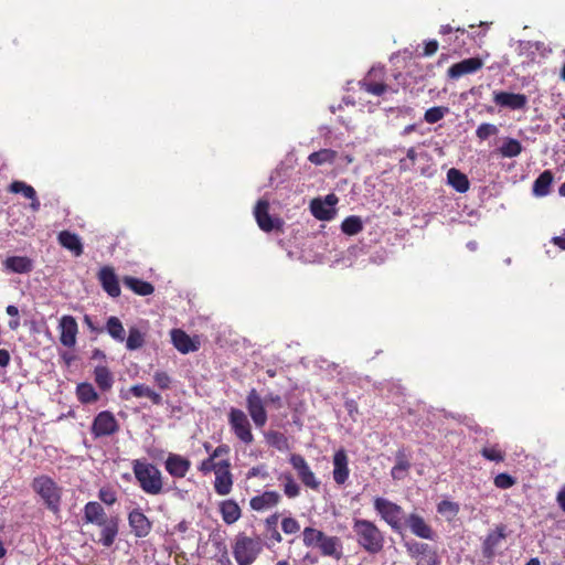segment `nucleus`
<instances>
[{"mask_svg": "<svg viewBox=\"0 0 565 565\" xmlns=\"http://www.w3.org/2000/svg\"><path fill=\"white\" fill-rule=\"evenodd\" d=\"M352 531L358 546L369 555H377L384 551L385 534L375 522L354 518Z\"/></svg>", "mask_w": 565, "mask_h": 565, "instance_id": "obj_1", "label": "nucleus"}, {"mask_svg": "<svg viewBox=\"0 0 565 565\" xmlns=\"http://www.w3.org/2000/svg\"><path fill=\"white\" fill-rule=\"evenodd\" d=\"M131 465L135 479L146 494L159 495L164 492L163 476L156 465L141 459H135Z\"/></svg>", "mask_w": 565, "mask_h": 565, "instance_id": "obj_2", "label": "nucleus"}, {"mask_svg": "<svg viewBox=\"0 0 565 565\" xmlns=\"http://www.w3.org/2000/svg\"><path fill=\"white\" fill-rule=\"evenodd\" d=\"M31 489L40 497L44 507L52 513L61 510L63 488L47 475H40L31 481Z\"/></svg>", "mask_w": 565, "mask_h": 565, "instance_id": "obj_3", "label": "nucleus"}, {"mask_svg": "<svg viewBox=\"0 0 565 565\" xmlns=\"http://www.w3.org/2000/svg\"><path fill=\"white\" fill-rule=\"evenodd\" d=\"M264 547L259 536L249 537L243 533L236 536L233 545V555L238 565H252Z\"/></svg>", "mask_w": 565, "mask_h": 565, "instance_id": "obj_4", "label": "nucleus"}, {"mask_svg": "<svg viewBox=\"0 0 565 565\" xmlns=\"http://www.w3.org/2000/svg\"><path fill=\"white\" fill-rule=\"evenodd\" d=\"M373 507L380 518L387 523L392 530L399 531L402 529L404 510L401 505L388 499L376 497L373 500Z\"/></svg>", "mask_w": 565, "mask_h": 565, "instance_id": "obj_5", "label": "nucleus"}, {"mask_svg": "<svg viewBox=\"0 0 565 565\" xmlns=\"http://www.w3.org/2000/svg\"><path fill=\"white\" fill-rule=\"evenodd\" d=\"M228 425L235 437L245 445L254 443L252 425L247 415L239 408L232 407L228 412Z\"/></svg>", "mask_w": 565, "mask_h": 565, "instance_id": "obj_6", "label": "nucleus"}, {"mask_svg": "<svg viewBox=\"0 0 565 565\" xmlns=\"http://www.w3.org/2000/svg\"><path fill=\"white\" fill-rule=\"evenodd\" d=\"M120 426L115 415L109 411L99 412L90 426V434L95 439L113 436L118 433Z\"/></svg>", "mask_w": 565, "mask_h": 565, "instance_id": "obj_7", "label": "nucleus"}, {"mask_svg": "<svg viewBox=\"0 0 565 565\" xmlns=\"http://www.w3.org/2000/svg\"><path fill=\"white\" fill-rule=\"evenodd\" d=\"M359 85L362 90L371 95L382 96L388 89V85L385 83V70L383 67H372Z\"/></svg>", "mask_w": 565, "mask_h": 565, "instance_id": "obj_8", "label": "nucleus"}, {"mask_svg": "<svg viewBox=\"0 0 565 565\" xmlns=\"http://www.w3.org/2000/svg\"><path fill=\"white\" fill-rule=\"evenodd\" d=\"M254 216L259 228L266 233L271 231H282L284 221L279 217H273L269 214V202L267 200H258L255 209Z\"/></svg>", "mask_w": 565, "mask_h": 565, "instance_id": "obj_9", "label": "nucleus"}, {"mask_svg": "<svg viewBox=\"0 0 565 565\" xmlns=\"http://www.w3.org/2000/svg\"><path fill=\"white\" fill-rule=\"evenodd\" d=\"M246 408L257 428H263L268 419L266 403L256 388H252L246 396Z\"/></svg>", "mask_w": 565, "mask_h": 565, "instance_id": "obj_10", "label": "nucleus"}, {"mask_svg": "<svg viewBox=\"0 0 565 565\" xmlns=\"http://www.w3.org/2000/svg\"><path fill=\"white\" fill-rule=\"evenodd\" d=\"M405 546L411 557L418 558L416 565H440L437 551L427 543L412 541Z\"/></svg>", "mask_w": 565, "mask_h": 565, "instance_id": "obj_11", "label": "nucleus"}, {"mask_svg": "<svg viewBox=\"0 0 565 565\" xmlns=\"http://www.w3.org/2000/svg\"><path fill=\"white\" fill-rule=\"evenodd\" d=\"M289 462L297 471V476L305 487L315 491L319 490L320 481L317 479L315 472L311 470L303 456L299 454H291L289 457Z\"/></svg>", "mask_w": 565, "mask_h": 565, "instance_id": "obj_12", "label": "nucleus"}, {"mask_svg": "<svg viewBox=\"0 0 565 565\" xmlns=\"http://www.w3.org/2000/svg\"><path fill=\"white\" fill-rule=\"evenodd\" d=\"M127 519L130 532L134 534L135 537L143 539L151 533L153 524L149 520V518L142 512L141 509H132L128 513Z\"/></svg>", "mask_w": 565, "mask_h": 565, "instance_id": "obj_13", "label": "nucleus"}, {"mask_svg": "<svg viewBox=\"0 0 565 565\" xmlns=\"http://www.w3.org/2000/svg\"><path fill=\"white\" fill-rule=\"evenodd\" d=\"M214 490L218 495H227L233 488V475L231 472V462L228 459L218 461V468L215 471Z\"/></svg>", "mask_w": 565, "mask_h": 565, "instance_id": "obj_14", "label": "nucleus"}, {"mask_svg": "<svg viewBox=\"0 0 565 565\" xmlns=\"http://www.w3.org/2000/svg\"><path fill=\"white\" fill-rule=\"evenodd\" d=\"M60 342L66 348H74L78 333V324L73 316L65 315L60 319Z\"/></svg>", "mask_w": 565, "mask_h": 565, "instance_id": "obj_15", "label": "nucleus"}, {"mask_svg": "<svg viewBox=\"0 0 565 565\" xmlns=\"http://www.w3.org/2000/svg\"><path fill=\"white\" fill-rule=\"evenodd\" d=\"M191 468V461L179 455L170 452L164 461L166 471L175 479H182Z\"/></svg>", "mask_w": 565, "mask_h": 565, "instance_id": "obj_16", "label": "nucleus"}, {"mask_svg": "<svg viewBox=\"0 0 565 565\" xmlns=\"http://www.w3.org/2000/svg\"><path fill=\"white\" fill-rule=\"evenodd\" d=\"M333 463V471L332 477L333 481L338 486L344 484L350 476V469H349V458L343 448L337 450L332 458Z\"/></svg>", "mask_w": 565, "mask_h": 565, "instance_id": "obj_17", "label": "nucleus"}, {"mask_svg": "<svg viewBox=\"0 0 565 565\" xmlns=\"http://www.w3.org/2000/svg\"><path fill=\"white\" fill-rule=\"evenodd\" d=\"M493 102L500 107L511 110L524 109L527 105V97L524 94H515L509 92H494Z\"/></svg>", "mask_w": 565, "mask_h": 565, "instance_id": "obj_18", "label": "nucleus"}, {"mask_svg": "<svg viewBox=\"0 0 565 565\" xmlns=\"http://www.w3.org/2000/svg\"><path fill=\"white\" fill-rule=\"evenodd\" d=\"M98 280L108 296L117 298L120 296V286L115 270L110 266H104L98 271Z\"/></svg>", "mask_w": 565, "mask_h": 565, "instance_id": "obj_19", "label": "nucleus"}, {"mask_svg": "<svg viewBox=\"0 0 565 565\" xmlns=\"http://www.w3.org/2000/svg\"><path fill=\"white\" fill-rule=\"evenodd\" d=\"M483 66V61L480 57H469L458 63L452 64L447 74L450 78L457 79L463 75L476 73Z\"/></svg>", "mask_w": 565, "mask_h": 565, "instance_id": "obj_20", "label": "nucleus"}, {"mask_svg": "<svg viewBox=\"0 0 565 565\" xmlns=\"http://www.w3.org/2000/svg\"><path fill=\"white\" fill-rule=\"evenodd\" d=\"M103 524L104 525H98L100 527V532L96 542L104 547H110L115 543L119 533V518L117 515L109 516V520Z\"/></svg>", "mask_w": 565, "mask_h": 565, "instance_id": "obj_21", "label": "nucleus"}, {"mask_svg": "<svg viewBox=\"0 0 565 565\" xmlns=\"http://www.w3.org/2000/svg\"><path fill=\"white\" fill-rule=\"evenodd\" d=\"M83 520L85 523L104 525L109 520L103 505L96 501H89L85 504L83 510Z\"/></svg>", "mask_w": 565, "mask_h": 565, "instance_id": "obj_22", "label": "nucleus"}, {"mask_svg": "<svg viewBox=\"0 0 565 565\" xmlns=\"http://www.w3.org/2000/svg\"><path fill=\"white\" fill-rule=\"evenodd\" d=\"M406 525L411 532L425 540H433L434 531L429 524L426 523L423 516L416 513H412L406 519Z\"/></svg>", "mask_w": 565, "mask_h": 565, "instance_id": "obj_23", "label": "nucleus"}, {"mask_svg": "<svg viewBox=\"0 0 565 565\" xmlns=\"http://www.w3.org/2000/svg\"><path fill=\"white\" fill-rule=\"evenodd\" d=\"M318 548L322 556H328L335 561H340L343 556L342 542L339 536H330L324 534Z\"/></svg>", "mask_w": 565, "mask_h": 565, "instance_id": "obj_24", "label": "nucleus"}, {"mask_svg": "<svg viewBox=\"0 0 565 565\" xmlns=\"http://www.w3.org/2000/svg\"><path fill=\"white\" fill-rule=\"evenodd\" d=\"M280 501L281 495L277 491H265L262 494L253 497L249 501V505L254 511H264L278 505Z\"/></svg>", "mask_w": 565, "mask_h": 565, "instance_id": "obj_25", "label": "nucleus"}, {"mask_svg": "<svg viewBox=\"0 0 565 565\" xmlns=\"http://www.w3.org/2000/svg\"><path fill=\"white\" fill-rule=\"evenodd\" d=\"M171 340L174 348L183 354L194 352L199 349L190 335L181 329H173L171 331Z\"/></svg>", "mask_w": 565, "mask_h": 565, "instance_id": "obj_26", "label": "nucleus"}, {"mask_svg": "<svg viewBox=\"0 0 565 565\" xmlns=\"http://www.w3.org/2000/svg\"><path fill=\"white\" fill-rule=\"evenodd\" d=\"M57 241L62 247L72 252L76 257L81 256L84 252L81 238L75 233L62 231L57 235Z\"/></svg>", "mask_w": 565, "mask_h": 565, "instance_id": "obj_27", "label": "nucleus"}, {"mask_svg": "<svg viewBox=\"0 0 565 565\" xmlns=\"http://www.w3.org/2000/svg\"><path fill=\"white\" fill-rule=\"evenodd\" d=\"M220 513L225 524H234L242 516V510L236 501L228 499L220 503Z\"/></svg>", "mask_w": 565, "mask_h": 565, "instance_id": "obj_28", "label": "nucleus"}, {"mask_svg": "<svg viewBox=\"0 0 565 565\" xmlns=\"http://www.w3.org/2000/svg\"><path fill=\"white\" fill-rule=\"evenodd\" d=\"M412 465L404 449H399L395 454V465L391 470L393 480H403L406 478Z\"/></svg>", "mask_w": 565, "mask_h": 565, "instance_id": "obj_29", "label": "nucleus"}, {"mask_svg": "<svg viewBox=\"0 0 565 565\" xmlns=\"http://www.w3.org/2000/svg\"><path fill=\"white\" fill-rule=\"evenodd\" d=\"M3 264L6 269L15 274H28L33 269V262L26 256H10Z\"/></svg>", "mask_w": 565, "mask_h": 565, "instance_id": "obj_30", "label": "nucleus"}, {"mask_svg": "<svg viewBox=\"0 0 565 565\" xmlns=\"http://www.w3.org/2000/svg\"><path fill=\"white\" fill-rule=\"evenodd\" d=\"M122 284L138 296H149L154 291L152 284L134 276H125Z\"/></svg>", "mask_w": 565, "mask_h": 565, "instance_id": "obj_31", "label": "nucleus"}, {"mask_svg": "<svg viewBox=\"0 0 565 565\" xmlns=\"http://www.w3.org/2000/svg\"><path fill=\"white\" fill-rule=\"evenodd\" d=\"M447 182L459 193H466L470 188L468 177L456 168L448 170Z\"/></svg>", "mask_w": 565, "mask_h": 565, "instance_id": "obj_32", "label": "nucleus"}, {"mask_svg": "<svg viewBox=\"0 0 565 565\" xmlns=\"http://www.w3.org/2000/svg\"><path fill=\"white\" fill-rule=\"evenodd\" d=\"M94 380L97 386L103 391L107 392L113 387L114 376L109 369L105 365H97L94 369Z\"/></svg>", "mask_w": 565, "mask_h": 565, "instance_id": "obj_33", "label": "nucleus"}, {"mask_svg": "<svg viewBox=\"0 0 565 565\" xmlns=\"http://www.w3.org/2000/svg\"><path fill=\"white\" fill-rule=\"evenodd\" d=\"M76 396L82 404H92L98 401L99 395L93 384L83 382L76 386Z\"/></svg>", "mask_w": 565, "mask_h": 565, "instance_id": "obj_34", "label": "nucleus"}, {"mask_svg": "<svg viewBox=\"0 0 565 565\" xmlns=\"http://www.w3.org/2000/svg\"><path fill=\"white\" fill-rule=\"evenodd\" d=\"M553 182V173L550 170L543 171L533 184V192L537 196H545L550 192Z\"/></svg>", "mask_w": 565, "mask_h": 565, "instance_id": "obj_35", "label": "nucleus"}, {"mask_svg": "<svg viewBox=\"0 0 565 565\" xmlns=\"http://www.w3.org/2000/svg\"><path fill=\"white\" fill-rule=\"evenodd\" d=\"M129 392L135 397H147V398H149L152 402V404H154V405H161L162 404V396L159 393L154 392L149 386L145 385V384L132 385L129 388Z\"/></svg>", "mask_w": 565, "mask_h": 565, "instance_id": "obj_36", "label": "nucleus"}, {"mask_svg": "<svg viewBox=\"0 0 565 565\" xmlns=\"http://www.w3.org/2000/svg\"><path fill=\"white\" fill-rule=\"evenodd\" d=\"M107 333L117 342L125 341V329L118 317L111 316L106 321Z\"/></svg>", "mask_w": 565, "mask_h": 565, "instance_id": "obj_37", "label": "nucleus"}, {"mask_svg": "<svg viewBox=\"0 0 565 565\" xmlns=\"http://www.w3.org/2000/svg\"><path fill=\"white\" fill-rule=\"evenodd\" d=\"M311 213L313 216L320 221H329L334 215V210L329 207L323 201L320 199H315L310 204Z\"/></svg>", "mask_w": 565, "mask_h": 565, "instance_id": "obj_38", "label": "nucleus"}, {"mask_svg": "<svg viewBox=\"0 0 565 565\" xmlns=\"http://www.w3.org/2000/svg\"><path fill=\"white\" fill-rule=\"evenodd\" d=\"M146 342V334L137 327H130L128 337L126 339V348L129 351H135L143 347Z\"/></svg>", "mask_w": 565, "mask_h": 565, "instance_id": "obj_39", "label": "nucleus"}, {"mask_svg": "<svg viewBox=\"0 0 565 565\" xmlns=\"http://www.w3.org/2000/svg\"><path fill=\"white\" fill-rule=\"evenodd\" d=\"M523 150L522 143L514 138H505L499 148V152L503 158L518 157Z\"/></svg>", "mask_w": 565, "mask_h": 565, "instance_id": "obj_40", "label": "nucleus"}, {"mask_svg": "<svg viewBox=\"0 0 565 565\" xmlns=\"http://www.w3.org/2000/svg\"><path fill=\"white\" fill-rule=\"evenodd\" d=\"M266 443L282 451L289 448L288 438L280 431L277 430H268L264 434Z\"/></svg>", "mask_w": 565, "mask_h": 565, "instance_id": "obj_41", "label": "nucleus"}, {"mask_svg": "<svg viewBox=\"0 0 565 565\" xmlns=\"http://www.w3.org/2000/svg\"><path fill=\"white\" fill-rule=\"evenodd\" d=\"M324 534H326L324 532H322L318 529H315L311 526L305 527L302 531L303 545L307 547H317L318 548Z\"/></svg>", "mask_w": 565, "mask_h": 565, "instance_id": "obj_42", "label": "nucleus"}, {"mask_svg": "<svg viewBox=\"0 0 565 565\" xmlns=\"http://www.w3.org/2000/svg\"><path fill=\"white\" fill-rule=\"evenodd\" d=\"M341 231L349 236L359 234L363 231V222L361 217L356 215L345 217L341 223Z\"/></svg>", "mask_w": 565, "mask_h": 565, "instance_id": "obj_43", "label": "nucleus"}, {"mask_svg": "<svg viewBox=\"0 0 565 565\" xmlns=\"http://www.w3.org/2000/svg\"><path fill=\"white\" fill-rule=\"evenodd\" d=\"M335 158H337V151L326 148V149H321L319 151L310 153L308 157V160L316 166H321L324 163L333 162L335 160Z\"/></svg>", "mask_w": 565, "mask_h": 565, "instance_id": "obj_44", "label": "nucleus"}, {"mask_svg": "<svg viewBox=\"0 0 565 565\" xmlns=\"http://www.w3.org/2000/svg\"><path fill=\"white\" fill-rule=\"evenodd\" d=\"M279 480H284V493L286 497L292 499L300 494V487L290 473H282Z\"/></svg>", "mask_w": 565, "mask_h": 565, "instance_id": "obj_45", "label": "nucleus"}, {"mask_svg": "<svg viewBox=\"0 0 565 565\" xmlns=\"http://www.w3.org/2000/svg\"><path fill=\"white\" fill-rule=\"evenodd\" d=\"M480 454L487 460L494 462H502L505 458V452L498 445L483 447Z\"/></svg>", "mask_w": 565, "mask_h": 565, "instance_id": "obj_46", "label": "nucleus"}, {"mask_svg": "<svg viewBox=\"0 0 565 565\" xmlns=\"http://www.w3.org/2000/svg\"><path fill=\"white\" fill-rule=\"evenodd\" d=\"M9 192L15 193V194L20 193L25 199H29V198L34 196L35 190L32 185H30L23 181L15 180V181L11 182V184L9 185Z\"/></svg>", "mask_w": 565, "mask_h": 565, "instance_id": "obj_47", "label": "nucleus"}, {"mask_svg": "<svg viewBox=\"0 0 565 565\" xmlns=\"http://www.w3.org/2000/svg\"><path fill=\"white\" fill-rule=\"evenodd\" d=\"M448 110V107L445 106L431 107L425 111L424 119L428 124H436L445 117Z\"/></svg>", "mask_w": 565, "mask_h": 565, "instance_id": "obj_48", "label": "nucleus"}, {"mask_svg": "<svg viewBox=\"0 0 565 565\" xmlns=\"http://www.w3.org/2000/svg\"><path fill=\"white\" fill-rule=\"evenodd\" d=\"M498 132H499V129L495 125L489 124V122H483L478 126V128L476 130V136L480 140H487L489 137L494 136Z\"/></svg>", "mask_w": 565, "mask_h": 565, "instance_id": "obj_49", "label": "nucleus"}, {"mask_svg": "<svg viewBox=\"0 0 565 565\" xmlns=\"http://www.w3.org/2000/svg\"><path fill=\"white\" fill-rule=\"evenodd\" d=\"M98 499L106 505H114L117 502V493L111 487H103L98 491Z\"/></svg>", "mask_w": 565, "mask_h": 565, "instance_id": "obj_50", "label": "nucleus"}, {"mask_svg": "<svg viewBox=\"0 0 565 565\" xmlns=\"http://www.w3.org/2000/svg\"><path fill=\"white\" fill-rule=\"evenodd\" d=\"M516 480L509 473L502 472L494 477L493 483L499 489H509L515 484Z\"/></svg>", "mask_w": 565, "mask_h": 565, "instance_id": "obj_51", "label": "nucleus"}, {"mask_svg": "<svg viewBox=\"0 0 565 565\" xmlns=\"http://www.w3.org/2000/svg\"><path fill=\"white\" fill-rule=\"evenodd\" d=\"M437 511L440 514H450L451 516H456L459 512V504L452 501L443 500L438 503Z\"/></svg>", "mask_w": 565, "mask_h": 565, "instance_id": "obj_52", "label": "nucleus"}, {"mask_svg": "<svg viewBox=\"0 0 565 565\" xmlns=\"http://www.w3.org/2000/svg\"><path fill=\"white\" fill-rule=\"evenodd\" d=\"M504 539L503 529H499L498 532L489 533L484 540V551L492 550Z\"/></svg>", "mask_w": 565, "mask_h": 565, "instance_id": "obj_53", "label": "nucleus"}, {"mask_svg": "<svg viewBox=\"0 0 565 565\" xmlns=\"http://www.w3.org/2000/svg\"><path fill=\"white\" fill-rule=\"evenodd\" d=\"M281 529L285 534H295L300 530V524L295 518L288 516L282 519Z\"/></svg>", "mask_w": 565, "mask_h": 565, "instance_id": "obj_54", "label": "nucleus"}, {"mask_svg": "<svg viewBox=\"0 0 565 565\" xmlns=\"http://www.w3.org/2000/svg\"><path fill=\"white\" fill-rule=\"evenodd\" d=\"M218 468V461H215L214 458H212V456L210 455V457H207L206 459L202 460L200 466L198 467V469L203 473V475H207L210 472H214L217 470Z\"/></svg>", "mask_w": 565, "mask_h": 565, "instance_id": "obj_55", "label": "nucleus"}, {"mask_svg": "<svg viewBox=\"0 0 565 565\" xmlns=\"http://www.w3.org/2000/svg\"><path fill=\"white\" fill-rule=\"evenodd\" d=\"M153 380L156 382V384L161 388V390H167L169 388L170 384H171V379L170 376L168 375V373L166 372H162V371H158L154 373L153 375Z\"/></svg>", "mask_w": 565, "mask_h": 565, "instance_id": "obj_56", "label": "nucleus"}, {"mask_svg": "<svg viewBox=\"0 0 565 565\" xmlns=\"http://www.w3.org/2000/svg\"><path fill=\"white\" fill-rule=\"evenodd\" d=\"M255 477H262V478L268 477V472L266 470L265 465H258V466L252 467L248 470L247 478L250 479V478H255Z\"/></svg>", "mask_w": 565, "mask_h": 565, "instance_id": "obj_57", "label": "nucleus"}, {"mask_svg": "<svg viewBox=\"0 0 565 565\" xmlns=\"http://www.w3.org/2000/svg\"><path fill=\"white\" fill-rule=\"evenodd\" d=\"M437 50H438V42L436 40H429V41L425 42L423 55L431 56L437 52Z\"/></svg>", "mask_w": 565, "mask_h": 565, "instance_id": "obj_58", "label": "nucleus"}, {"mask_svg": "<svg viewBox=\"0 0 565 565\" xmlns=\"http://www.w3.org/2000/svg\"><path fill=\"white\" fill-rule=\"evenodd\" d=\"M264 401H265L266 404H273L276 408H281L282 407V398L278 394L269 393V394L266 395Z\"/></svg>", "mask_w": 565, "mask_h": 565, "instance_id": "obj_59", "label": "nucleus"}, {"mask_svg": "<svg viewBox=\"0 0 565 565\" xmlns=\"http://www.w3.org/2000/svg\"><path fill=\"white\" fill-rule=\"evenodd\" d=\"M230 446L226 444H222L217 446L211 454L212 458L216 459L218 457L225 456L230 454Z\"/></svg>", "mask_w": 565, "mask_h": 565, "instance_id": "obj_60", "label": "nucleus"}, {"mask_svg": "<svg viewBox=\"0 0 565 565\" xmlns=\"http://www.w3.org/2000/svg\"><path fill=\"white\" fill-rule=\"evenodd\" d=\"M454 31L459 32L461 34H463L466 32V30L462 28H454L450 24H445V25L440 26L439 33L443 35H446V34H450Z\"/></svg>", "mask_w": 565, "mask_h": 565, "instance_id": "obj_61", "label": "nucleus"}, {"mask_svg": "<svg viewBox=\"0 0 565 565\" xmlns=\"http://www.w3.org/2000/svg\"><path fill=\"white\" fill-rule=\"evenodd\" d=\"M279 514L274 513L265 520L267 530L277 529Z\"/></svg>", "mask_w": 565, "mask_h": 565, "instance_id": "obj_62", "label": "nucleus"}, {"mask_svg": "<svg viewBox=\"0 0 565 565\" xmlns=\"http://www.w3.org/2000/svg\"><path fill=\"white\" fill-rule=\"evenodd\" d=\"M10 353L6 349H0V366L7 367L10 364Z\"/></svg>", "mask_w": 565, "mask_h": 565, "instance_id": "obj_63", "label": "nucleus"}, {"mask_svg": "<svg viewBox=\"0 0 565 565\" xmlns=\"http://www.w3.org/2000/svg\"><path fill=\"white\" fill-rule=\"evenodd\" d=\"M556 501L562 511L565 512V486L558 491Z\"/></svg>", "mask_w": 565, "mask_h": 565, "instance_id": "obj_64", "label": "nucleus"}]
</instances>
